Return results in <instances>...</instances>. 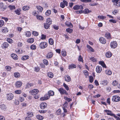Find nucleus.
Wrapping results in <instances>:
<instances>
[{"mask_svg": "<svg viewBox=\"0 0 120 120\" xmlns=\"http://www.w3.org/2000/svg\"><path fill=\"white\" fill-rule=\"evenodd\" d=\"M36 46L35 45H31L30 47V49L32 50H35L36 48Z\"/></svg>", "mask_w": 120, "mask_h": 120, "instance_id": "49530a36", "label": "nucleus"}, {"mask_svg": "<svg viewBox=\"0 0 120 120\" xmlns=\"http://www.w3.org/2000/svg\"><path fill=\"white\" fill-rule=\"evenodd\" d=\"M96 70L97 73H100L102 70L101 67L100 66H97L96 67Z\"/></svg>", "mask_w": 120, "mask_h": 120, "instance_id": "f8f14e48", "label": "nucleus"}, {"mask_svg": "<svg viewBox=\"0 0 120 120\" xmlns=\"http://www.w3.org/2000/svg\"><path fill=\"white\" fill-rule=\"evenodd\" d=\"M64 98L65 100H66L68 102H69L72 100V99H71L70 98H68L66 97H65Z\"/></svg>", "mask_w": 120, "mask_h": 120, "instance_id": "864d4df0", "label": "nucleus"}, {"mask_svg": "<svg viewBox=\"0 0 120 120\" xmlns=\"http://www.w3.org/2000/svg\"><path fill=\"white\" fill-rule=\"evenodd\" d=\"M76 66L75 64H72L69 65L68 67V69H73L76 68Z\"/></svg>", "mask_w": 120, "mask_h": 120, "instance_id": "2eb2a0df", "label": "nucleus"}, {"mask_svg": "<svg viewBox=\"0 0 120 120\" xmlns=\"http://www.w3.org/2000/svg\"><path fill=\"white\" fill-rule=\"evenodd\" d=\"M105 111L107 113V115L113 116L114 117L115 116V115L112 113V112L111 111L108 110H105Z\"/></svg>", "mask_w": 120, "mask_h": 120, "instance_id": "6e6552de", "label": "nucleus"}, {"mask_svg": "<svg viewBox=\"0 0 120 120\" xmlns=\"http://www.w3.org/2000/svg\"><path fill=\"white\" fill-rule=\"evenodd\" d=\"M93 77L91 76H89V80H90V82H91L92 83L93 82Z\"/></svg>", "mask_w": 120, "mask_h": 120, "instance_id": "603ef678", "label": "nucleus"}, {"mask_svg": "<svg viewBox=\"0 0 120 120\" xmlns=\"http://www.w3.org/2000/svg\"><path fill=\"white\" fill-rule=\"evenodd\" d=\"M65 24L67 26L70 27H73V25L71 23L69 22H65Z\"/></svg>", "mask_w": 120, "mask_h": 120, "instance_id": "412c9836", "label": "nucleus"}, {"mask_svg": "<svg viewBox=\"0 0 120 120\" xmlns=\"http://www.w3.org/2000/svg\"><path fill=\"white\" fill-rule=\"evenodd\" d=\"M14 75L15 77L17 78H18L20 76V74L19 73L16 72L14 73Z\"/></svg>", "mask_w": 120, "mask_h": 120, "instance_id": "58836bf2", "label": "nucleus"}, {"mask_svg": "<svg viewBox=\"0 0 120 120\" xmlns=\"http://www.w3.org/2000/svg\"><path fill=\"white\" fill-rule=\"evenodd\" d=\"M46 37V36L44 34H42L41 35V39L42 40L44 39H45Z\"/></svg>", "mask_w": 120, "mask_h": 120, "instance_id": "69168bd1", "label": "nucleus"}, {"mask_svg": "<svg viewBox=\"0 0 120 120\" xmlns=\"http://www.w3.org/2000/svg\"><path fill=\"white\" fill-rule=\"evenodd\" d=\"M108 83V82L107 80L102 81L101 82V84L104 86L107 85Z\"/></svg>", "mask_w": 120, "mask_h": 120, "instance_id": "f3484780", "label": "nucleus"}, {"mask_svg": "<svg viewBox=\"0 0 120 120\" xmlns=\"http://www.w3.org/2000/svg\"><path fill=\"white\" fill-rule=\"evenodd\" d=\"M51 11L50 10H48L45 13L46 15H49L51 13Z\"/></svg>", "mask_w": 120, "mask_h": 120, "instance_id": "6e6d98bb", "label": "nucleus"}, {"mask_svg": "<svg viewBox=\"0 0 120 120\" xmlns=\"http://www.w3.org/2000/svg\"><path fill=\"white\" fill-rule=\"evenodd\" d=\"M22 84V82L20 81H17L15 83V85L17 87H20L21 86Z\"/></svg>", "mask_w": 120, "mask_h": 120, "instance_id": "4468645a", "label": "nucleus"}, {"mask_svg": "<svg viewBox=\"0 0 120 120\" xmlns=\"http://www.w3.org/2000/svg\"><path fill=\"white\" fill-rule=\"evenodd\" d=\"M35 36H37L38 35V32L36 31H33L32 33Z\"/></svg>", "mask_w": 120, "mask_h": 120, "instance_id": "13d9d810", "label": "nucleus"}, {"mask_svg": "<svg viewBox=\"0 0 120 120\" xmlns=\"http://www.w3.org/2000/svg\"><path fill=\"white\" fill-rule=\"evenodd\" d=\"M53 56V53L52 52L48 53L46 57L47 58H51Z\"/></svg>", "mask_w": 120, "mask_h": 120, "instance_id": "aec40b11", "label": "nucleus"}, {"mask_svg": "<svg viewBox=\"0 0 120 120\" xmlns=\"http://www.w3.org/2000/svg\"><path fill=\"white\" fill-rule=\"evenodd\" d=\"M44 27L45 29H48L50 27V25L48 24L47 23H46L44 24Z\"/></svg>", "mask_w": 120, "mask_h": 120, "instance_id": "a19ab883", "label": "nucleus"}, {"mask_svg": "<svg viewBox=\"0 0 120 120\" xmlns=\"http://www.w3.org/2000/svg\"><path fill=\"white\" fill-rule=\"evenodd\" d=\"M29 57L28 56H24L21 58V59L23 60H25L28 59Z\"/></svg>", "mask_w": 120, "mask_h": 120, "instance_id": "7c9ffc66", "label": "nucleus"}, {"mask_svg": "<svg viewBox=\"0 0 120 120\" xmlns=\"http://www.w3.org/2000/svg\"><path fill=\"white\" fill-rule=\"evenodd\" d=\"M105 73L107 75H110L112 74V72L109 70H107L105 71Z\"/></svg>", "mask_w": 120, "mask_h": 120, "instance_id": "473e14b6", "label": "nucleus"}, {"mask_svg": "<svg viewBox=\"0 0 120 120\" xmlns=\"http://www.w3.org/2000/svg\"><path fill=\"white\" fill-rule=\"evenodd\" d=\"M58 90L61 94H65L66 95H68V94L67 91L65 90L62 88H60L58 89Z\"/></svg>", "mask_w": 120, "mask_h": 120, "instance_id": "7ed1b4c3", "label": "nucleus"}, {"mask_svg": "<svg viewBox=\"0 0 120 120\" xmlns=\"http://www.w3.org/2000/svg\"><path fill=\"white\" fill-rule=\"evenodd\" d=\"M0 108L1 109H3L4 110H5L6 109V107L5 105L2 104L0 106Z\"/></svg>", "mask_w": 120, "mask_h": 120, "instance_id": "4c0bfd02", "label": "nucleus"}, {"mask_svg": "<svg viewBox=\"0 0 120 120\" xmlns=\"http://www.w3.org/2000/svg\"><path fill=\"white\" fill-rule=\"evenodd\" d=\"M6 68L7 71H9L11 70V68L10 66H7L6 67Z\"/></svg>", "mask_w": 120, "mask_h": 120, "instance_id": "0e129e2a", "label": "nucleus"}, {"mask_svg": "<svg viewBox=\"0 0 120 120\" xmlns=\"http://www.w3.org/2000/svg\"><path fill=\"white\" fill-rule=\"evenodd\" d=\"M63 86L67 90H69V88L68 86L64 83L63 84Z\"/></svg>", "mask_w": 120, "mask_h": 120, "instance_id": "de8ad7c7", "label": "nucleus"}, {"mask_svg": "<svg viewBox=\"0 0 120 120\" xmlns=\"http://www.w3.org/2000/svg\"><path fill=\"white\" fill-rule=\"evenodd\" d=\"M47 106V105L45 103H42L40 105V107L42 109H44Z\"/></svg>", "mask_w": 120, "mask_h": 120, "instance_id": "1a4fd4ad", "label": "nucleus"}, {"mask_svg": "<svg viewBox=\"0 0 120 120\" xmlns=\"http://www.w3.org/2000/svg\"><path fill=\"white\" fill-rule=\"evenodd\" d=\"M21 10L19 8L18 9H17L16 10L15 12L16 13V14L18 15H19L21 13H20Z\"/></svg>", "mask_w": 120, "mask_h": 120, "instance_id": "c756f323", "label": "nucleus"}, {"mask_svg": "<svg viewBox=\"0 0 120 120\" xmlns=\"http://www.w3.org/2000/svg\"><path fill=\"white\" fill-rule=\"evenodd\" d=\"M4 24V22L3 20H0V27L2 26Z\"/></svg>", "mask_w": 120, "mask_h": 120, "instance_id": "8fccbe9b", "label": "nucleus"}, {"mask_svg": "<svg viewBox=\"0 0 120 120\" xmlns=\"http://www.w3.org/2000/svg\"><path fill=\"white\" fill-rule=\"evenodd\" d=\"M36 18L40 20H43L44 19L42 16L38 15H36Z\"/></svg>", "mask_w": 120, "mask_h": 120, "instance_id": "a878e982", "label": "nucleus"}, {"mask_svg": "<svg viewBox=\"0 0 120 120\" xmlns=\"http://www.w3.org/2000/svg\"><path fill=\"white\" fill-rule=\"evenodd\" d=\"M110 45L111 48L113 49L115 48L117 46V42L115 41H113L111 42Z\"/></svg>", "mask_w": 120, "mask_h": 120, "instance_id": "20e7f679", "label": "nucleus"}, {"mask_svg": "<svg viewBox=\"0 0 120 120\" xmlns=\"http://www.w3.org/2000/svg\"><path fill=\"white\" fill-rule=\"evenodd\" d=\"M65 5L67 6L68 5V3L66 1L64 0L63 2H61L60 4V6L61 8H64Z\"/></svg>", "mask_w": 120, "mask_h": 120, "instance_id": "39448f33", "label": "nucleus"}, {"mask_svg": "<svg viewBox=\"0 0 120 120\" xmlns=\"http://www.w3.org/2000/svg\"><path fill=\"white\" fill-rule=\"evenodd\" d=\"M15 52H16L17 53L19 54H21L23 52V51L21 49H17L15 50Z\"/></svg>", "mask_w": 120, "mask_h": 120, "instance_id": "cd10ccee", "label": "nucleus"}, {"mask_svg": "<svg viewBox=\"0 0 120 120\" xmlns=\"http://www.w3.org/2000/svg\"><path fill=\"white\" fill-rule=\"evenodd\" d=\"M8 30L6 27H5L2 28V32L3 33H6L8 32Z\"/></svg>", "mask_w": 120, "mask_h": 120, "instance_id": "4be33fe9", "label": "nucleus"}, {"mask_svg": "<svg viewBox=\"0 0 120 120\" xmlns=\"http://www.w3.org/2000/svg\"><path fill=\"white\" fill-rule=\"evenodd\" d=\"M36 117L38 119L40 120H42L43 119V117L40 115H38L36 116Z\"/></svg>", "mask_w": 120, "mask_h": 120, "instance_id": "c9c22d12", "label": "nucleus"}, {"mask_svg": "<svg viewBox=\"0 0 120 120\" xmlns=\"http://www.w3.org/2000/svg\"><path fill=\"white\" fill-rule=\"evenodd\" d=\"M27 114L30 117H32L33 116V113L32 112H27Z\"/></svg>", "mask_w": 120, "mask_h": 120, "instance_id": "a18cd8bd", "label": "nucleus"}, {"mask_svg": "<svg viewBox=\"0 0 120 120\" xmlns=\"http://www.w3.org/2000/svg\"><path fill=\"white\" fill-rule=\"evenodd\" d=\"M7 41L9 43H11L13 42L12 40L10 38H8L7 39Z\"/></svg>", "mask_w": 120, "mask_h": 120, "instance_id": "09e8293b", "label": "nucleus"}, {"mask_svg": "<svg viewBox=\"0 0 120 120\" xmlns=\"http://www.w3.org/2000/svg\"><path fill=\"white\" fill-rule=\"evenodd\" d=\"M48 94L50 97V96H52L54 94V92L52 90H50L48 92Z\"/></svg>", "mask_w": 120, "mask_h": 120, "instance_id": "b1692460", "label": "nucleus"}, {"mask_svg": "<svg viewBox=\"0 0 120 120\" xmlns=\"http://www.w3.org/2000/svg\"><path fill=\"white\" fill-rule=\"evenodd\" d=\"M11 56L14 60H17L18 59L17 55L15 54H12L11 55Z\"/></svg>", "mask_w": 120, "mask_h": 120, "instance_id": "c85d7f7f", "label": "nucleus"}, {"mask_svg": "<svg viewBox=\"0 0 120 120\" xmlns=\"http://www.w3.org/2000/svg\"><path fill=\"white\" fill-rule=\"evenodd\" d=\"M112 100L115 102L119 101H120V97L117 96H114L112 98Z\"/></svg>", "mask_w": 120, "mask_h": 120, "instance_id": "0eeeda50", "label": "nucleus"}, {"mask_svg": "<svg viewBox=\"0 0 120 120\" xmlns=\"http://www.w3.org/2000/svg\"><path fill=\"white\" fill-rule=\"evenodd\" d=\"M15 93L17 94H21V91L20 90H16L15 92Z\"/></svg>", "mask_w": 120, "mask_h": 120, "instance_id": "680f3d73", "label": "nucleus"}, {"mask_svg": "<svg viewBox=\"0 0 120 120\" xmlns=\"http://www.w3.org/2000/svg\"><path fill=\"white\" fill-rule=\"evenodd\" d=\"M65 79V80L67 82H69L71 80V77L68 75L66 76Z\"/></svg>", "mask_w": 120, "mask_h": 120, "instance_id": "6ab92c4d", "label": "nucleus"}, {"mask_svg": "<svg viewBox=\"0 0 120 120\" xmlns=\"http://www.w3.org/2000/svg\"><path fill=\"white\" fill-rule=\"evenodd\" d=\"M14 95L12 93H10L7 94V99L9 100H12L14 97Z\"/></svg>", "mask_w": 120, "mask_h": 120, "instance_id": "423d86ee", "label": "nucleus"}, {"mask_svg": "<svg viewBox=\"0 0 120 120\" xmlns=\"http://www.w3.org/2000/svg\"><path fill=\"white\" fill-rule=\"evenodd\" d=\"M44 96L45 99L46 100L49 99L50 98V96L48 94H46Z\"/></svg>", "mask_w": 120, "mask_h": 120, "instance_id": "3c124183", "label": "nucleus"}, {"mask_svg": "<svg viewBox=\"0 0 120 120\" xmlns=\"http://www.w3.org/2000/svg\"><path fill=\"white\" fill-rule=\"evenodd\" d=\"M83 72L84 73L85 75L86 76V77H87L89 75V74L88 71L86 70H85L83 71Z\"/></svg>", "mask_w": 120, "mask_h": 120, "instance_id": "79ce46f5", "label": "nucleus"}, {"mask_svg": "<svg viewBox=\"0 0 120 120\" xmlns=\"http://www.w3.org/2000/svg\"><path fill=\"white\" fill-rule=\"evenodd\" d=\"M46 23L50 25L52 24V20L50 18H48L46 20Z\"/></svg>", "mask_w": 120, "mask_h": 120, "instance_id": "bb28decb", "label": "nucleus"}, {"mask_svg": "<svg viewBox=\"0 0 120 120\" xmlns=\"http://www.w3.org/2000/svg\"><path fill=\"white\" fill-rule=\"evenodd\" d=\"M78 60L79 61L82 62L83 61L81 55L79 56Z\"/></svg>", "mask_w": 120, "mask_h": 120, "instance_id": "052dcab7", "label": "nucleus"}, {"mask_svg": "<svg viewBox=\"0 0 120 120\" xmlns=\"http://www.w3.org/2000/svg\"><path fill=\"white\" fill-rule=\"evenodd\" d=\"M91 11V10H89L88 9L86 8L84 11H82V10H79L76 11H75V12L77 14H80L83 13L84 14H86L90 13Z\"/></svg>", "mask_w": 120, "mask_h": 120, "instance_id": "f257e3e1", "label": "nucleus"}, {"mask_svg": "<svg viewBox=\"0 0 120 120\" xmlns=\"http://www.w3.org/2000/svg\"><path fill=\"white\" fill-rule=\"evenodd\" d=\"M61 54L63 56H65L66 55V52L65 51H62Z\"/></svg>", "mask_w": 120, "mask_h": 120, "instance_id": "5fc2aeb1", "label": "nucleus"}, {"mask_svg": "<svg viewBox=\"0 0 120 120\" xmlns=\"http://www.w3.org/2000/svg\"><path fill=\"white\" fill-rule=\"evenodd\" d=\"M33 86V84L31 83H28L27 84L26 86V88H29L30 87L32 86Z\"/></svg>", "mask_w": 120, "mask_h": 120, "instance_id": "72a5a7b5", "label": "nucleus"}, {"mask_svg": "<svg viewBox=\"0 0 120 120\" xmlns=\"http://www.w3.org/2000/svg\"><path fill=\"white\" fill-rule=\"evenodd\" d=\"M31 34V33L30 32L27 31L26 32L25 35L26 37H29L30 36Z\"/></svg>", "mask_w": 120, "mask_h": 120, "instance_id": "ea45409f", "label": "nucleus"}, {"mask_svg": "<svg viewBox=\"0 0 120 120\" xmlns=\"http://www.w3.org/2000/svg\"><path fill=\"white\" fill-rule=\"evenodd\" d=\"M44 63L45 64L47 65L48 64V62L47 60L46 59H44L43 60Z\"/></svg>", "mask_w": 120, "mask_h": 120, "instance_id": "4d7b16f0", "label": "nucleus"}, {"mask_svg": "<svg viewBox=\"0 0 120 120\" xmlns=\"http://www.w3.org/2000/svg\"><path fill=\"white\" fill-rule=\"evenodd\" d=\"M73 30L69 28L67 29L66 30V31L68 32L69 33H71L72 32Z\"/></svg>", "mask_w": 120, "mask_h": 120, "instance_id": "37998d69", "label": "nucleus"}, {"mask_svg": "<svg viewBox=\"0 0 120 120\" xmlns=\"http://www.w3.org/2000/svg\"><path fill=\"white\" fill-rule=\"evenodd\" d=\"M105 36L108 39H111L110 34L108 32L106 33L105 34Z\"/></svg>", "mask_w": 120, "mask_h": 120, "instance_id": "dca6fc26", "label": "nucleus"}, {"mask_svg": "<svg viewBox=\"0 0 120 120\" xmlns=\"http://www.w3.org/2000/svg\"><path fill=\"white\" fill-rule=\"evenodd\" d=\"M38 90L34 89L31 91V94L32 95H36L38 92Z\"/></svg>", "mask_w": 120, "mask_h": 120, "instance_id": "9b49d317", "label": "nucleus"}, {"mask_svg": "<svg viewBox=\"0 0 120 120\" xmlns=\"http://www.w3.org/2000/svg\"><path fill=\"white\" fill-rule=\"evenodd\" d=\"M105 55L107 57L110 58L112 56V54L110 52H108L106 53Z\"/></svg>", "mask_w": 120, "mask_h": 120, "instance_id": "5701e85b", "label": "nucleus"}, {"mask_svg": "<svg viewBox=\"0 0 120 120\" xmlns=\"http://www.w3.org/2000/svg\"><path fill=\"white\" fill-rule=\"evenodd\" d=\"M47 75L48 77L50 78H52L54 76L53 74L51 72L48 73H47Z\"/></svg>", "mask_w": 120, "mask_h": 120, "instance_id": "a211bd4d", "label": "nucleus"}, {"mask_svg": "<svg viewBox=\"0 0 120 120\" xmlns=\"http://www.w3.org/2000/svg\"><path fill=\"white\" fill-rule=\"evenodd\" d=\"M100 42L103 44H105L106 42V41L105 38L103 37L100 38L99 39Z\"/></svg>", "mask_w": 120, "mask_h": 120, "instance_id": "9d476101", "label": "nucleus"}, {"mask_svg": "<svg viewBox=\"0 0 120 120\" xmlns=\"http://www.w3.org/2000/svg\"><path fill=\"white\" fill-rule=\"evenodd\" d=\"M46 112V111L45 110H39V112L40 113H45Z\"/></svg>", "mask_w": 120, "mask_h": 120, "instance_id": "774afa93", "label": "nucleus"}, {"mask_svg": "<svg viewBox=\"0 0 120 120\" xmlns=\"http://www.w3.org/2000/svg\"><path fill=\"white\" fill-rule=\"evenodd\" d=\"M93 62H95L96 61V59L93 57L89 58Z\"/></svg>", "mask_w": 120, "mask_h": 120, "instance_id": "bf43d9fd", "label": "nucleus"}, {"mask_svg": "<svg viewBox=\"0 0 120 120\" xmlns=\"http://www.w3.org/2000/svg\"><path fill=\"white\" fill-rule=\"evenodd\" d=\"M117 84V82L116 80L114 81L112 83V84L114 86H116Z\"/></svg>", "mask_w": 120, "mask_h": 120, "instance_id": "e2e57ef3", "label": "nucleus"}, {"mask_svg": "<svg viewBox=\"0 0 120 120\" xmlns=\"http://www.w3.org/2000/svg\"><path fill=\"white\" fill-rule=\"evenodd\" d=\"M9 44L7 42H4L1 45V46L3 49L6 48L8 47Z\"/></svg>", "mask_w": 120, "mask_h": 120, "instance_id": "ddd939ff", "label": "nucleus"}, {"mask_svg": "<svg viewBox=\"0 0 120 120\" xmlns=\"http://www.w3.org/2000/svg\"><path fill=\"white\" fill-rule=\"evenodd\" d=\"M98 18L99 19L103 20L105 19L106 17L102 15L99 16H98Z\"/></svg>", "mask_w": 120, "mask_h": 120, "instance_id": "c03bdc74", "label": "nucleus"}, {"mask_svg": "<svg viewBox=\"0 0 120 120\" xmlns=\"http://www.w3.org/2000/svg\"><path fill=\"white\" fill-rule=\"evenodd\" d=\"M49 44L51 45H53L54 43L53 40L52 38H50L49 39Z\"/></svg>", "mask_w": 120, "mask_h": 120, "instance_id": "e433bc0d", "label": "nucleus"}, {"mask_svg": "<svg viewBox=\"0 0 120 120\" xmlns=\"http://www.w3.org/2000/svg\"><path fill=\"white\" fill-rule=\"evenodd\" d=\"M47 46V43L44 42H42L39 44V47L41 49H44L46 48Z\"/></svg>", "mask_w": 120, "mask_h": 120, "instance_id": "f03ea898", "label": "nucleus"}, {"mask_svg": "<svg viewBox=\"0 0 120 120\" xmlns=\"http://www.w3.org/2000/svg\"><path fill=\"white\" fill-rule=\"evenodd\" d=\"M109 21L110 22H112L113 23H116V21L115 20L113 19H110L109 20Z\"/></svg>", "mask_w": 120, "mask_h": 120, "instance_id": "338daca9", "label": "nucleus"}, {"mask_svg": "<svg viewBox=\"0 0 120 120\" xmlns=\"http://www.w3.org/2000/svg\"><path fill=\"white\" fill-rule=\"evenodd\" d=\"M34 39L33 38H29L27 40V41L29 43H32L34 41Z\"/></svg>", "mask_w": 120, "mask_h": 120, "instance_id": "2f4dec72", "label": "nucleus"}, {"mask_svg": "<svg viewBox=\"0 0 120 120\" xmlns=\"http://www.w3.org/2000/svg\"><path fill=\"white\" fill-rule=\"evenodd\" d=\"M99 64H101V65L104 68H106V65L105 63L103 61H100L99 62Z\"/></svg>", "mask_w": 120, "mask_h": 120, "instance_id": "393cba45", "label": "nucleus"}, {"mask_svg": "<svg viewBox=\"0 0 120 120\" xmlns=\"http://www.w3.org/2000/svg\"><path fill=\"white\" fill-rule=\"evenodd\" d=\"M87 47L92 52H94V50L89 45H87Z\"/></svg>", "mask_w": 120, "mask_h": 120, "instance_id": "f704fd0d", "label": "nucleus"}]
</instances>
